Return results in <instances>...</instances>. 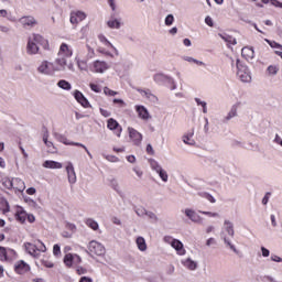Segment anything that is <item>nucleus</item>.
I'll return each mask as SVG.
<instances>
[{"label": "nucleus", "instance_id": "obj_33", "mask_svg": "<svg viewBox=\"0 0 282 282\" xmlns=\"http://www.w3.org/2000/svg\"><path fill=\"white\" fill-rule=\"evenodd\" d=\"M57 87H59V89H64L65 91H70L72 90V84L65 79H61L57 83Z\"/></svg>", "mask_w": 282, "mask_h": 282}, {"label": "nucleus", "instance_id": "obj_23", "mask_svg": "<svg viewBox=\"0 0 282 282\" xmlns=\"http://www.w3.org/2000/svg\"><path fill=\"white\" fill-rule=\"evenodd\" d=\"M15 252L13 249L0 247V261H8L10 257H14Z\"/></svg>", "mask_w": 282, "mask_h": 282}, {"label": "nucleus", "instance_id": "obj_50", "mask_svg": "<svg viewBox=\"0 0 282 282\" xmlns=\"http://www.w3.org/2000/svg\"><path fill=\"white\" fill-rule=\"evenodd\" d=\"M79 105H82V107H85V109H89V107H91V105L89 104V100H87L85 97L80 99V101H78Z\"/></svg>", "mask_w": 282, "mask_h": 282}, {"label": "nucleus", "instance_id": "obj_44", "mask_svg": "<svg viewBox=\"0 0 282 282\" xmlns=\"http://www.w3.org/2000/svg\"><path fill=\"white\" fill-rule=\"evenodd\" d=\"M12 32V29L8 25L0 24V33L1 34H10Z\"/></svg>", "mask_w": 282, "mask_h": 282}, {"label": "nucleus", "instance_id": "obj_28", "mask_svg": "<svg viewBox=\"0 0 282 282\" xmlns=\"http://www.w3.org/2000/svg\"><path fill=\"white\" fill-rule=\"evenodd\" d=\"M135 243H137V248H138V250H140V252H147L148 246H147V240L144 239V237H142V236L137 237Z\"/></svg>", "mask_w": 282, "mask_h": 282}, {"label": "nucleus", "instance_id": "obj_34", "mask_svg": "<svg viewBox=\"0 0 282 282\" xmlns=\"http://www.w3.org/2000/svg\"><path fill=\"white\" fill-rule=\"evenodd\" d=\"M77 67L79 72H87L88 69L87 59H77Z\"/></svg>", "mask_w": 282, "mask_h": 282}, {"label": "nucleus", "instance_id": "obj_29", "mask_svg": "<svg viewBox=\"0 0 282 282\" xmlns=\"http://www.w3.org/2000/svg\"><path fill=\"white\" fill-rule=\"evenodd\" d=\"M194 133L187 132L182 137V140L184 144H187L188 147H195V139H193Z\"/></svg>", "mask_w": 282, "mask_h": 282}, {"label": "nucleus", "instance_id": "obj_42", "mask_svg": "<svg viewBox=\"0 0 282 282\" xmlns=\"http://www.w3.org/2000/svg\"><path fill=\"white\" fill-rule=\"evenodd\" d=\"M165 25L171 26L173 25V23H175V17L173 14H167L165 17V21H164Z\"/></svg>", "mask_w": 282, "mask_h": 282}, {"label": "nucleus", "instance_id": "obj_56", "mask_svg": "<svg viewBox=\"0 0 282 282\" xmlns=\"http://www.w3.org/2000/svg\"><path fill=\"white\" fill-rule=\"evenodd\" d=\"M260 250L262 252V257H264V258L270 257V250L268 248L261 247Z\"/></svg>", "mask_w": 282, "mask_h": 282}, {"label": "nucleus", "instance_id": "obj_26", "mask_svg": "<svg viewBox=\"0 0 282 282\" xmlns=\"http://www.w3.org/2000/svg\"><path fill=\"white\" fill-rule=\"evenodd\" d=\"M13 188L19 193H23L25 191V182L19 177H13Z\"/></svg>", "mask_w": 282, "mask_h": 282}, {"label": "nucleus", "instance_id": "obj_57", "mask_svg": "<svg viewBox=\"0 0 282 282\" xmlns=\"http://www.w3.org/2000/svg\"><path fill=\"white\" fill-rule=\"evenodd\" d=\"M271 261H274L275 263H282V258L276 254H271Z\"/></svg>", "mask_w": 282, "mask_h": 282}, {"label": "nucleus", "instance_id": "obj_18", "mask_svg": "<svg viewBox=\"0 0 282 282\" xmlns=\"http://www.w3.org/2000/svg\"><path fill=\"white\" fill-rule=\"evenodd\" d=\"M181 263L186 270H189V272H195V270L199 268V262H197V260H193L192 258H185L181 261Z\"/></svg>", "mask_w": 282, "mask_h": 282}, {"label": "nucleus", "instance_id": "obj_11", "mask_svg": "<svg viewBox=\"0 0 282 282\" xmlns=\"http://www.w3.org/2000/svg\"><path fill=\"white\" fill-rule=\"evenodd\" d=\"M19 23L25 30H32V28H36V25H39V20H36L34 15H24L19 19Z\"/></svg>", "mask_w": 282, "mask_h": 282}, {"label": "nucleus", "instance_id": "obj_7", "mask_svg": "<svg viewBox=\"0 0 282 282\" xmlns=\"http://www.w3.org/2000/svg\"><path fill=\"white\" fill-rule=\"evenodd\" d=\"M236 67L238 69L237 76L241 83H251L252 82V75H250V69L248 66L241 64L239 59H237Z\"/></svg>", "mask_w": 282, "mask_h": 282}, {"label": "nucleus", "instance_id": "obj_5", "mask_svg": "<svg viewBox=\"0 0 282 282\" xmlns=\"http://www.w3.org/2000/svg\"><path fill=\"white\" fill-rule=\"evenodd\" d=\"M98 40L100 41V43H102V45H105L106 47H111V50H113V52H115V54H112L111 52L99 47L97 50V52H99V54H104V56H108L109 58H113L115 56H120V52H118V48H116V46H113V44H111V42H109L107 36H105L104 34H99Z\"/></svg>", "mask_w": 282, "mask_h": 282}, {"label": "nucleus", "instance_id": "obj_61", "mask_svg": "<svg viewBox=\"0 0 282 282\" xmlns=\"http://www.w3.org/2000/svg\"><path fill=\"white\" fill-rule=\"evenodd\" d=\"M115 105H119L121 107H124L127 104L122 99H113L112 101Z\"/></svg>", "mask_w": 282, "mask_h": 282}, {"label": "nucleus", "instance_id": "obj_9", "mask_svg": "<svg viewBox=\"0 0 282 282\" xmlns=\"http://www.w3.org/2000/svg\"><path fill=\"white\" fill-rule=\"evenodd\" d=\"M150 166L152 171H155L159 174V177L162 180V182H169V172H166V170H164L162 165L158 163V161L151 160Z\"/></svg>", "mask_w": 282, "mask_h": 282}, {"label": "nucleus", "instance_id": "obj_38", "mask_svg": "<svg viewBox=\"0 0 282 282\" xmlns=\"http://www.w3.org/2000/svg\"><path fill=\"white\" fill-rule=\"evenodd\" d=\"M110 186H111V188H113V191H116V193H120L121 192L120 183H118V180L112 178L110 181Z\"/></svg>", "mask_w": 282, "mask_h": 282}, {"label": "nucleus", "instance_id": "obj_15", "mask_svg": "<svg viewBox=\"0 0 282 282\" xmlns=\"http://www.w3.org/2000/svg\"><path fill=\"white\" fill-rule=\"evenodd\" d=\"M184 215L192 221L193 224H204V218L195 212V209L192 208H185L184 209Z\"/></svg>", "mask_w": 282, "mask_h": 282}, {"label": "nucleus", "instance_id": "obj_49", "mask_svg": "<svg viewBox=\"0 0 282 282\" xmlns=\"http://www.w3.org/2000/svg\"><path fill=\"white\" fill-rule=\"evenodd\" d=\"M220 39H223L224 41H227L228 43H231V45H237V40L230 37V36H224L223 34H219Z\"/></svg>", "mask_w": 282, "mask_h": 282}, {"label": "nucleus", "instance_id": "obj_27", "mask_svg": "<svg viewBox=\"0 0 282 282\" xmlns=\"http://www.w3.org/2000/svg\"><path fill=\"white\" fill-rule=\"evenodd\" d=\"M241 56L246 58V61H252V58H254V50L246 46L241 50Z\"/></svg>", "mask_w": 282, "mask_h": 282}, {"label": "nucleus", "instance_id": "obj_64", "mask_svg": "<svg viewBox=\"0 0 282 282\" xmlns=\"http://www.w3.org/2000/svg\"><path fill=\"white\" fill-rule=\"evenodd\" d=\"M79 282H94V280H91V278L82 276Z\"/></svg>", "mask_w": 282, "mask_h": 282}, {"label": "nucleus", "instance_id": "obj_51", "mask_svg": "<svg viewBox=\"0 0 282 282\" xmlns=\"http://www.w3.org/2000/svg\"><path fill=\"white\" fill-rule=\"evenodd\" d=\"M74 98H75V100H77V102H79L82 100V98H85V95H83L80 93V90H75L74 91Z\"/></svg>", "mask_w": 282, "mask_h": 282}, {"label": "nucleus", "instance_id": "obj_19", "mask_svg": "<svg viewBox=\"0 0 282 282\" xmlns=\"http://www.w3.org/2000/svg\"><path fill=\"white\" fill-rule=\"evenodd\" d=\"M129 138L132 140L133 144L140 147L142 144V133L138 132V130L133 128H128Z\"/></svg>", "mask_w": 282, "mask_h": 282}, {"label": "nucleus", "instance_id": "obj_32", "mask_svg": "<svg viewBox=\"0 0 282 282\" xmlns=\"http://www.w3.org/2000/svg\"><path fill=\"white\" fill-rule=\"evenodd\" d=\"M265 74L271 78L276 76V74H279V66L278 65L268 66Z\"/></svg>", "mask_w": 282, "mask_h": 282}, {"label": "nucleus", "instance_id": "obj_20", "mask_svg": "<svg viewBox=\"0 0 282 282\" xmlns=\"http://www.w3.org/2000/svg\"><path fill=\"white\" fill-rule=\"evenodd\" d=\"M14 271L17 274H25V272H30V264L25 263L23 260H20L14 264Z\"/></svg>", "mask_w": 282, "mask_h": 282}, {"label": "nucleus", "instance_id": "obj_53", "mask_svg": "<svg viewBox=\"0 0 282 282\" xmlns=\"http://www.w3.org/2000/svg\"><path fill=\"white\" fill-rule=\"evenodd\" d=\"M41 263L45 267V268H54V262L50 261V260H45L42 259Z\"/></svg>", "mask_w": 282, "mask_h": 282}, {"label": "nucleus", "instance_id": "obj_62", "mask_svg": "<svg viewBox=\"0 0 282 282\" xmlns=\"http://www.w3.org/2000/svg\"><path fill=\"white\" fill-rule=\"evenodd\" d=\"M216 241L215 238H209L206 241V246H208V248H210V246H215Z\"/></svg>", "mask_w": 282, "mask_h": 282}, {"label": "nucleus", "instance_id": "obj_8", "mask_svg": "<svg viewBox=\"0 0 282 282\" xmlns=\"http://www.w3.org/2000/svg\"><path fill=\"white\" fill-rule=\"evenodd\" d=\"M54 137H55V140H57L58 142H62V144H66L68 147H82V149H84L88 155V158H90V160H93V155H91V152H89V149H87L85 147V144L83 143H78V142H72L69 140H67V138H65L64 135L62 134H58V133H54Z\"/></svg>", "mask_w": 282, "mask_h": 282}, {"label": "nucleus", "instance_id": "obj_4", "mask_svg": "<svg viewBox=\"0 0 282 282\" xmlns=\"http://www.w3.org/2000/svg\"><path fill=\"white\" fill-rule=\"evenodd\" d=\"M25 251L33 257L34 259H39L41 257L40 252H46L47 247L41 240L35 241V243L25 242L24 243Z\"/></svg>", "mask_w": 282, "mask_h": 282}, {"label": "nucleus", "instance_id": "obj_55", "mask_svg": "<svg viewBox=\"0 0 282 282\" xmlns=\"http://www.w3.org/2000/svg\"><path fill=\"white\" fill-rule=\"evenodd\" d=\"M76 268V272H77V274H87V269H85V268H83V267H80V265H76L75 267Z\"/></svg>", "mask_w": 282, "mask_h": 282}, {"label": "nucleus", "instance_id": "obj_12", "mask_svg": "<svg viewBox=\"0 0 282 282\" xmlns=\"http://www.w3.org/2000/svg\"><path fill=\"white\" fill-rule=\"evenodd\" d=\"M111 66L106 61L96 59L91 64V72L95 74H105Z\"/></svg>", "mask_w": 282, "mask_h": 282}, {"label": "nucleus", "instance_id": "obj_39", "mask_svg": "<svg viewBox=\"0 0 282 282\" xmlns=\"http://www.w3.org/2000/svg\"><path fill=\"white\" fill-rule=\"evenodd\" d=\"M145 217L151 219V221H153L154 224L160 221V218H158V215H155V213L153 212H147Z\"/></svg>", "mask_w": 282, "mask_h": 282}, {"label": "nucleus", "instance_id": "obj_63", "mask_svg": "<svg viewBox=\"0 0 282 282\" xmlns=\"http://www.w3.org/2000/svg\"><path fill=\"white\" fill-rule=\"evenodd\" d=\"M127 161H128L130 164H135V156H134V155H128V156H127Z\"/></svg>", "mask_w": 282, "mask_h": 282}, {"label": "nucleus", "instance_id": "obj_48", "mask_svg": "<svg viewBox=\"0 0 282 282\" xmlns=\"http://www.w3.org/2000/svg\"><path fill=\"white\" fill-rule=\"evenodd\" d=\"M89 87H90L91 91H95V94H100V91H101L100 86L98 84L90 83Z\"/></svg>", "mask_w": 282, "mask_h": 282}, {"label": "nucleus", "instance_id": "obj_54", "mask_svg": "<svg viewBox=\"0 0 282 282\" xmlns=\"http://www.w3.org/2000/svg\"><path fill=\"white\" fill-rule=\"evenodd\" d=\"M53 254L55 257H61V246L54 245V247H53Z\"/></svg>", "mask_w": 282, "mask_h": 282}, {"label": "nucleus", "instance_id": "obj_17", "mask_svg": "<svg viewBox=\"0 0 282 282\" xmlns=\"http://www.w3.org/2000/svg\"><path fill=\"white\" fill-rule=\"evenodd\" d=\"M134 109H135V111L138 113V118H140V120H144V122H149V120H151V113L149 112V109H147V107L135 106Z\"/></svg>", "mask_w": 282, "mask_h": 282}, {"label": "nucleus", "instance_id": "obj_59", "mask_svg": "<svg viewBox=\"0 0 282 282\" xmlns=\"http://www.w3.org/2000/svg\"><path fill=\"white\" fill-rule=\"evenodd\" d=\"M26 219L29 224H34V221H36V217H34L32 214H26Z\"/></svg>", "mask_w": 282, "mask_h": 282}, {"label": "nucleus", "instance_id": "obj_52", "mask_svg": "<svg viewBox=\"0 0 282 282\" xmlns=\"http://www.w3.org/2000/svg\"><path fill=\"white\" fill-rule=\"evenodd\" d=\"M105 160L108 162H120V159L116 155H105Z\"/></svg>", "mask_w": 282, "mask_h": 282}, {"label": "nucleus", "instance_id": "obj_43", "mask_svg": "<svg viewBox=\"0 0 282 282\" xmlns=\"http://www.w3.org/2000/svg\"><path fill=\"white\" fill-rule=\"evenodd\" d=\"M132 171H133V173H135L138 180H142L144 172L140 167L134 166V167H132Z\"/></svg>", "mask_w": 282, "mask_h": 282}, {"label": "nucleus", "instance_id": "obj_13", "mask_svg": "<svg viewBox=\"0 0 282 282\" xmlns=\"http://www.w3.org/2000/svg\"><path fill=\"white\" fill-rule=\"evenodd\" d=\"M88 250L91 254H96L97 257H102L106 252L105 246L96 240L89 242Z\"/></svg>", "mask_w": 282, "mask_h": 282}, {"label": "nucleus", "instance_id": "obj_2", "mask_svg": "<svg viewBox=\"0 0 282 282\" xmlns=\"http://www.w3.org/2000/svg\"><path fill=\"white\" fill-rule=\"evenodd\" d=\"M39 45H42L44 50H50V42L43 37V35L39 33L31 34L26 43V54H29V56H36V54L41 52Z\"/></svg>", "mask_w": 282, "mask_h": 282}, {"label": "nucleus", "instance_id": "obj_1", "mask_svg": "<svg viewBox=\"0 0 282 282\" xmlns=\"http://www.w3.org/2000/svg\"><path fill=\"white\" fill-rule=\"evenodd\" d=\"M72 56H74V51L67 43H62L55 59L53 61V67L55 68V73L57 72H76V66L74 65V61H72Z\"/></svg>", "mask_w": 282, "mask_h": 282}, {"label": "nucleus", "instance_id": "obj_40", "mask_svg": "<svg viewBox=\"0 0 282 282\" xmlns=\"http://www.w3.org/2000/svg\"><path fill=\"white\" fill-rule=\"evenodd\" d=\"M200 215H206V217L219 218L221 215L217 212H202L199 210Z\"/></svg>", "mask_w": 282, "mask_h": 282}, {"label": "nucleus", "instance_id": "obj_46", "mask_svg": "<svg viewBox=\"0 0 282 282\" xmlns=\"http://www.w3.org/2000/svg\"><path fill=\"white\" fill-rule=\"evenodd\" d=\"M86 48L88 52V58H94L96 56V51L89 44H86Z\"/></svg>", "mask_w": 282, "mask_h": 282}, {"label": "nucleus", "instance_id": "obj_22", "mask_svg": "<svg viewBox=\"0 0 282 282\" xmlns=\"http://www.w3.org/2000/svg\"><path fill=\"white\" fill-rule=\"evenodd\" d=\"M171 246L174 248L176 253L180 254V257H184V254H186V249H184V243H182V241H180L178 239L172 240Z\"/></svg>", "mask_w": 282, "mask_h": 282}, {"label": "nucleus", "instance_id": "obj_30", "mask_svg": "<svg viewBox=\"0 0 282 282\" xmlns=\"http://www.w3.org/2000/svg\"><path fill=\"white\" fill-rule=\"evenodd\" d=\"M238 109H239V106L234 105V106L230 108V110H229V112L227 113V116L225 117V122H228V121L232 120V118H237V111H238Z\"/></svg>", "mask_w": 282, "mask_h": 282}, {"label": "nucleus", "instance_id": "obj_31", "mask_svg": "<svg viewBox=\"0 0 282 282\" xmlns=\"http://www.w3.org/2000/svg\"><path fill=\"white\" fill-rule=\"evenodd\" d=\"M28 219V212H25L23 208L19 207L17 210V220L21 221V224L25 223Z\"/></svg>", "mask_w": 282, "mask_h": 282}, {"label": "nucleus", "instance_id": "obj_36", "mask_svg": "<svg viewBox=\"0 0 282 282\" xmlns=\"http://www.w3.org/2000/svg\"><path fill=\"white\" fill-rule=\"evenodd\" d=\"M86 225L88 226V228H91V230H98L99 228L98 223L91 218H88L86 220Z\"/></svg>", "mask_w": 282, "mask_h": 282}, {"label": "nucleus", "instance_id": "obj_21", "mask_svg": "<svg viewBox=\"0 0 282 282\" xmlns=\"http://www.w3.org/2000/svg\"><path fill=\"white\" fill-rule=\"evenodd\" d=\"M107 128L110 129V131H116L117 137L120 138L122 128L120 127V123H118V121H116L113 118L108 119Z\"/></svg>", "mask_w": 282, "mask_h": 282}, {"label": "nucleus", "instance_id": "obj_41", "mask_svg": "<svg viewBox=\"0 0 282 282\" xmlns=\"http://www.w3.org/2000/svg\"><path fill=\"white\" fill-rule=\"evenodd\" d=\"M199 195L200 197L207 199V202H210V204H215L217 202V199H215V197L208 193H200Z\"/></svg>", "mask_w": 282, "mask_h": 282}, {"label": "nucleus", "instance_id": "obj_45", "mask_svg": "<svg viewBox=\"0 0 282 282\" xmlns=\"http://www.w3.org/2000/svg\"><path fill=\"white\" fill-rule=\"evenodd\" d=\"M149 210H147L144 207H138L137 209H135V214L138 215V217H144V216H147V213H148Z\"/></svg>", "mask_w": 282, "mask_h": 282}, {"label": "nucleus", "instance_id": "obj_10", "mask_svg": "<svg viewBox=\"0 0 282 282\" xmlns=\"http://www.w3.org/2000/svg\"><path fill=\"white\" fill-rule=\"evenodd\" d=\"M82 262L83 259L76 253H67L64 257V264L66 265V268H76L80 265Z\"/></svg>", "mask_w": 282, "mask_h": 282}, {"label": "nucleus", "instance_id": "obj_6", "mask_svg": "<svg viewBox=\"0 0 282 282\" xmlns=\"http://www.w3.org/2000/svg\"><path fill=\"white\" fill-rule=\"evenodd\" d=\"M36 70L37 74H41V76H54V74H56V68H54V62H50L47 59L42 61L37 66Z\"/></svg>", "mask_w": 282, "mask_h": 282}, {"label": "nucleus", "instance_id": "obj_47", "mask_svg": "<svg viewBox=\"0 0 282 282\" xmlns=\"http://www.w3.org/2000/svg\"><path fill=\"white\" fill-rule=\"evenodd\" d=\"M104 94L106 96H118V91L111 90L109 87H105L104 88Z\"/></svg>", "mask_w": 282, "mask_h": 282}, {"label": "nucleus", "instance_id": "obj_16", "mask_svg": "<svg viewBox=\"0 0 282 282\" xmlns=\"http://www.w3.org/2000/svg\"><path fill=\"white\" fill-rule=\"evenodd\" d=\"M67 180L69 184H75L77 182L76 170L74 169V163L68 161L65 166Z\"/></svg>", "mask_w": 282, "mask_h": 282}, {"label": "nucleus", "instance_id": "obj_3", "mask_svg": "<svg viewBox=\"0 0 282 282\" xmlns=\"http://www.w3.org/2000/svg\"><path fill=\"white\" fill-rule=\"evenodd\" d=\"M223 241L226 248H229L235 254H238L239 251L237 247L232 243V240L229 237H235V224L229 219L224 220L223 232H221Z\"/></svg>", "mask_w": 282, "mask_h": 282}, {"label": "nucleus", "instance_id": "obj_14", "mask_svg": "<svg viewBox=\"0 0 282 282\" xmlns=\"http://www.w3.org/2000/svg\"><path fill=\"white\" fill-rule=\"evenodd\" d=\"M87 19V13L85 11H73L70 12L69 21L72 25H75V28L78 26V23H83Z\"/></svg>", "mask_w": 282, "mask_h": 282}, {"label": "nucleus", "instance_id": "obj_58", "mask_svg": "<svg viewBox=\"0 0 282 282\" xmlns=\"http://www.w3.org/2000/svg\"><path fill=\"white\" fill-rule=\"evenodd\" d=\"M205 232H206V235H210V232H215V226L208 225V226L205 228Z\"/></svg>", "mask_w": 282, "mask_h": 282}, {"label": "nucleus", "instance_id": "obj_35", "mask_svg": "<svg viewBox=\"0 0 282 282\" xmlns=\"http://www.w3.org/2000/svg\"><path fill=\"white\" fill-rule=\"evenodd\" d=\"M13 184H14V178H8V177H6V178H3V181H2L3 187H4V188H8V189L13 188Z\"/></svg>", "mask_w": 282, "mask_h": 282}, {"label": "nucleus", "instance_id": "obj_25", "mask_svg": "<svg viewBox=\"0 0 282 282\" xmlns=\"http://www.w3.org/2000/svg\"><path fill=\"white\" fill-rule=\"evenodd\" d=\"M107 25H108V28H110V30H120V28L122 25V21L120 19H116V18L111 17L107 21Z\"/></svg>", "mask_w": 282, "mask_h": 282}, {"label": "nucleus", "instance_id": "obj_24", "mask_svg": "<svg viewBox=\"0 0 282 282\" xmlns=\"http://www.w3.org/2000/svg\"><path fill=\"white\" fill-rule=\"evenodd\" d=\"M42 166H43V169L61 170V169H63V163L57 162V161L46 160L42 164Z\"/></svg>", "mask_w": 282, "mask_h": 282}, {"label": "nucleus", "instance_id": "obj_60", "mask_svg": "<svg viewBox=\"0 0 282 282\" xmlns=\"http://www.w3.org/2000/svg\"><path fill=\"white\" fill-rule=\"evenodd\" d=\"M205 23H206V25H208L209 28H213V25H214V22H213V18H210V17H206L205 18Z\"/></svg>", "mask_w": 282, "mask_h": 282}, {"label": "nucleus", "instance_id": "obj_37", "mask_svg": "<svg viewBox=\"0 0 282 282\" xmlns=\"http://www.w3.org/2000/svg\"><path fill=\"white\" fill-rule=\"evenodd\" d=\"M48 138H50V134L47 132L43 134V142H44V144L48 149H56V148H54V143L52 141H50Z\"/></svg>", "mask_w": 282, "mask_h": 282}]
</instances>
